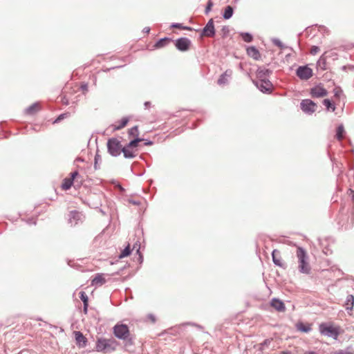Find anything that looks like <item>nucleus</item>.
Instances as JSON below:
<instances>
[{
	"mask_svg": "<svg viewBox=\"0 0 354 354\" xmlns=\"http://www.w3.org/2000/svg\"><path fill=\"white\" fill-rule=\"evenodd\" d=\"M172 39L169 37H164L159 39L153 46L155 48H161L169 45Z\"/></svg>",
	"mask_w": 354,
	"mask_h": 354,
	"instance_id": "20",
	"label": "nucleus"
},
{
	"mask_svg": "<svg viewBox=\"0 0 354 354\" xmlns=\"http://www.w3.org/2000/svg\"><path fill=\"white\" fill-rule=\"evenodd\" d=\"M298 328L303 332H308L310 330V328L309 326H305L303 325L299 326Z\"/></svg>",
	"mask_w": 354,
	"mask_h": 354,
	"instance_id": "39",
	"label": "nucleus"
},
{
	"mask_svg": "<svg viewBox=\"0 0 354 354\" xmlns=\"http://www.w3.org/2000/svg\"><path fill=\"white\" fill-rule=\"evenodd\" d=\"M319 330L322 335L336 338L338 336L337 329L332 326L322 324L319 326Z\"/></svg>",
	"mask_w": 354,
	"mask_h": 354,
	"instance_id": "5",
	"label": "nucleus"
},
{
	"mask_svg": "<svg viewBox=\"0 0 354 354\" xmlns=\"http://www.w3.org/2000/svg\"><path fill=\"white\" fill-rule=\"evenodd\" d=\"M323 104L326 107L327 110H331L332 111H335V105L334 103L331 102V101L328 99H324L323 100Z\"/></svg>",
	"mask_w": 354,
	"mask_h": 354,
	"instance_id": "26",
	"label": "nucleus"
},
{
	"mask_svg": "<svg viewBox=\"0 0 354 354\" xmlns=\"http://www.w3.org/2000/svg\"><path fill=\"white\" fill-rule=\"evenodd\" d=\"M82 218V214L77 211H71L68 214V223L71 226L75 225Z\"/></svg>",
	"mask_w": 354,
	"mask_h": 354,
	"instance_id": "12",
	"label": "nucleus"
},
{
	"mask_svg": "<svg viewBox=\"0 0 354 354\" xmlns=\"http://www.w3.org/2000/svg\"><path fill=\"white\" fill-rule=\"evenodd\" d=\"M212 6H213V3L211 0H209L207 4L206 8H205V13L206 14H207L210 11Z\"/></svg>",
	"mask_w": 354,
	"mask_h": 354,
	"instance_id": "37",
	"label": "nucleus"
},
{
	"mask_svg": "<svg viewBox=\"0 0 354 354\" xmlns=\"http://www.w3.org/2000/svg\"><path fill=\"white\" fill-rule=\"evenodd\" d=\"M305 354H317L315 352L310 351V352H306Z\"/></svg>",
	"mask_w": 354,
	"mask_h": 354,
	"instance_id": "53",
	"label": "nucleus"
},
{
	"mask_svg": "<svg viewBox=\"0 0 354 354\" xmlns=\"http://www.w3.org/2000/svg\"><path fill=\"white\" fill-rule=\"evenodd\" d=\"M232 71L231 70H227L225 73L221 74L218 79L217 83L220 86H224L228 84L229 79L231 77Z\"/></svg>",
	"mask_w": 354,
	"mask_h": 354,
	"instance_id": "13",
	"label": "nucleus"
},
{
	"mask_svg": "<svg viewBox=\"0 0 354 354\" xmlns=\"http://www.w3.org/2000/svg\"><path fill=\"white\" fill-rule=\"evenodd\" d=\"M327 94V91L320 85H317L310 89V95L313 97H322L326 96Z\"/></svg>",
	"mask_w": 354,
	"mask_h": 354,
	"instance_id": "10",
	"label": "nucleus"
},
{
	"mask_svg": "<svg viewBox=\"0 0 354 354\" xmlns=\"http://www.w3.org/2000/svg\"><path fill=\"white\" fill-rule=\"evenodd\" d=\"M39 110V104L38 103H34L30 106H28L26 111L28 114H34L36 111Z\"/></svg>",
	"mask_w": 354,
	"mask_h": 354,
	"instance_id": "28",
	"label": "nucleus"
},
{
	"mask_svg": "<svg viewBox=\"0 0 354 354\" xmlns=\"http://www.w3.org/2000/svg\"><path fill=\"white\" fill-rule=\"evenodd\" d=\"M145 145H152V142L149 141V142H146Z\"/></svg>",
	"mask_w": 354,
	"mask_h": 354,
	"instance_id": "54",
	"label": "nucleus"
},
{
	"mask_svg": "<svg viewBox=\"0 0 354 354\" xmlns=\"http://www.w3.org/2000/svg\"><path fill=\"white\" fill-rule=\"evenodd\" d=\"M81 88L83 91H87L88 90V85L86 84H82L81 86Z\"/></svg>",
	"mask_w": 354,
	"mask_h": 354,
	"instance_id": "45",
	"label": "nucleus"
},
{
	"mask_svg": "<svg viewBox=\"0 0 354 354\" xmlns=\"http://www.w3.org/2000/svg\"><path fill=\"white\" fill-rule=\"evenodd\" d=\"M351 192L353 193L352 200H353V201L354 202V192H353V191H352V190H351Z\"/></svg>",
	"mask_w": 354,
	"mask_h": 354,
	"instance_id": "58",
	"label": "nucleus"
},
{
	"mask_svg": "<svg viewBox=\"0 0 354 354\" xmlns=\"http://www.w3.org/2000/svg\"><path fill=\"white\" fill-rule=\"evenodd\" d=\"M272 41L275 46H278L279 48L283 44V43L277 38L272 39Z\"/></svg>",
	"mask_w": 354,
	"mask_h": 354,
	"instance_id": "36",
	"label": "nucleus"
},
{
	"mask_svg": "<svg viewBox=\"0 0 354 354\" xmlns=\"http://www.w3.org/2000/svg\"><path fill=\"white\" fill-rule=\"evenodd\" d=\"M80 297L81 300L82 301L83 304L88 302V296L86 295V294L84 292L81 291L80 292Z\"/></svg>",
	"mask_w": 354,
	"mask_h": 354,
	"instance_id": "33",
	"label": "nucleus"
},
{
	"mask_svg": "<svg viewBox=\"0 0 354 354\" xmlns=\"http://www.w3.org/2000/svg\"><path fill=\"white\" fill-rule=\"evenodd\" d=\"M65 115H66L65 113L59 115L58 116V118L55 120L54 122H58L61 121L62 119H64L65 118Z\"/></svg>",
	"mask_w": 354,
	"mask_h": 354,
	"instance_id": "41",
	"label": "nucleus"
},
{
	"mask_svg": "<svg viewBox=\"0 0 354 354\" xmlns=\"http://www.w3.org/2000/svg\"><path fill=\"white\" fill-rule=\"evenodd\" d=\"M131 148L124 147L122 149V152L126 158H133L136 156L135 152L130 149Z\"/></svg>",
	"mask_w": 354,
	"mask_h": 354,
	"instance_id": "23",
	"label": "nucleus"
},
{
	"mask_svg": "<svg viewBox=\"0 0 354 354\" xmlns=\"http://www.w3.org/2000/svg\"><path fill=\"white\" fill-rule=\"evenodd\" d=\"M272 73L270 69L265 68H259L257 71V80H268L267 77Z\"/></svg>",
	"mask_w": 354,
	"mask_h": 354,
	"instance_id": "16",
	"label": "nucleus"
},
{
	"mask_svg": "<svg viewBox=\"0 0 354 354\" xmlns=\"http://www.w3.org/2000/svg\"><path fill=\"white\" fill-rule=\"evenodd\" d=\"M272 261L273 263L279 267H283V265L281 263L280 252L277 250H274L272 252Z\"/></svg>",
	"mask_w": 354,
	"mask_h": 354,
	"instance_id": "21",
	"label": "nucleus"
},
{
	"mask_svg": "<svg viewBox=\"0 0 354 354\" xmlns=\"http://www.w3.org/2000/svg\"><path fill=\"white\" fill-rule=\"evenodd\" d=\"M345 133V130L343 124H339L336 130V135L335 138L341 141L344 138V136Z\"/></svg>",
	"mask_w": 354,
	"mask_h": 354,
	"instance_id": "24",
	"label": "nucleus"
},
{
	"mask_svg": "<svg viewBox=\"0 0 354 354\" xmlns=\"http://www.w3.org/2000/svg\"><path fill=\"white\" fill-rule=\"evenodd\" d=\"M113 332L117 338L122 339L125 342L126 347H129L133 344V342L131 337V334L127 325L123 324H117L113 326Z\"/></svg>",
	"mask_w": 354,
	"mask_h": 354,
	"instance_id": "1",
	"label": "nucleus"
},
{
	"mask_svg": "<svg viewBox=\"0 0 354 354\" xmlns=\"http://www.w3.org/2000/svg\"><path fill=\"white\" fill-rule=\"evenodd\" d=\"M78 176V171H75L71 174V178H65L63 180V183L62 184V188L64 190H68L69 189L74 182V180Z\"/></svg>",
	"mask_w": 354,
	"mask_h": 354,
	"instance_id": "11",
	"label": "nucleus"
},
{
	"mask_svg": "<svg viewBox=\"0 0 354 354\" xmlns=\"http://www.w3.org/2000/svg\"><path fill=\"white\" fill-rule=\"evenodd\" d=\"M300 105L301 110L308 114H312L317 109V104L309 99L303 100Z\"/></svg>",
	"mask_w": 354,
	"mask_h": 354,
	"instance_id": "6",
	"label": "nucleus"
},
{
	"mask_svg": "<svg viewBox=\"0 0 354 354\" xmlns=\"http://www.w3.org/2000/svg\"><path fill=\"white\" fill-rule=\"evenodd\" d=\"M281 49H286V48H289L290 50H292V48H290L288 46H286V45H284L283 44L279 47Z\"/></svg>",
	"mask_w": 354,
	"mask_h": 354,
	"instance_id": "47",
	"label": "nucleus"
},
{
	"mask_svg": "<svg viewBox=\"0 0 354 354\" xmlns=\"http://www.w3.org/2000/svg\"><path fill=\"white\" fill-rule=\"evenodd\" d=\"M149 317L151 319V320L153 322H155L156 319H155V317H154L153 315H149Z\"/></svg>",
	"mask_w": 354,
	"mask_h": 354,
	"instance_id": "50",
	"label": "nucleus"
},
{
	"mask_svg": "<svg viewBox=\"0 0 354 354\" xmlns=\"http://www.w3.org/2000/svg\"><path fill=\"white\" fill-rule=\"evenodd\" d=\"M331 354H349V353L344 351L340 350V351H337L334 353H332Z\"/></svg>",
	"mask_w": 354,
	"mask_h": 354,
	"instance_id": "43",
	"label": "nucleus"
},
{
	"mask_svg": "<svg viewBox=\"0 0 354 354\" xmlns=\"http://www.w3.org/2000/svg\"><path fill=\"white\" fill-rule=\"evenodd\" d=\"M215 34L214 24H206L205 27L203 29L201 35L206 37H213Z\"/></svg>",
	"mask_w": 354,
	"mask_h": 354,
	"instance_id": "17",
	"label": "nucleus"
},
{
	"mask_svg": "<svg viewBox=\"0 0 354 354\" xmlns=\"http://www.w3.org/2000/svg\"><path fill=\"white\" fill-rule=\"evenodd\" d=\"M28 223H30V224L32 223V224L35 225L36 222L32 218V219L29 220Z\"/></svg>",
	"mask_w": 354,
	"mask_h": 354,
	"instance_id": "52",
	"label": "nucleus"
},
{
	"mask_svg": "<svg viewBox=\"0 0 354 354\" xmlns=\"http://www.w3.org/2000/svg\"><path fill=\"white\" fill-rule=\"evenodd\" d=\"M247 54L254 60H259L261 59V54L259 50L255 46H250L246 49Z\"/></svg>",
	"mask_w": 354,
	"mask_h": 354,
	"instance_id": "15",
	"label": "nucleus"
},
{
	"mask_svg": "<svg viewBox=\"0 0 354 354\" xmlns=\"http://www.w3.org/2000/svg\"><path fill=\"white\" fill-rule=\"evenodd\" d=\"M136 252H137L138 254H139V259H140L141 260V261H142V255L140 254V248H138L137 249Z\"/></svg>",
	"mask_w": 354,
	"mask_h": 354,
	"instance_id": "49",
	"label": "nucleus"
},
{
	"mask_svg": "<svg viewBox=\"0 0 354 354\" xmlns=\"http://www.w3.org/2000/svg\"><path fill=\"white\" fill-rule=\"evenodd\" d=\"M131 252V249L130 248V245L128 244V245L122 251L120 254L119 255V258L122 259L124 257H126L129 256Z\"/></svg>",
	"mask_w": 354,
	"mask_h": 354,
	"instance_id": "29",
	"label": "nucleus"
},
{
	"mask_svg": "<svg viewBox=\"0 0 354 354\" xmlns=\"http://www.w3.org/2000/svg\"><path fill=\"white\" fill-rule=\"evenodd\" d=\"M270 341L269 339H266L262 344L261 346H267L270 344Z\"/></svg>",
	"mask_w": 354,
	"mask_h": 354,
	"instance_id": "46",
	"label": "nucleus"
},
{
	"mask_svg": "<svg viewBox=\"0 0 354 354\" xmlns=\"http://www.w3.org/2000/svg\"><path fill=\"white\" fill-rule=\"evenodd\" d=\"M334 93H335V97H340V95H342V90H340V89H337V88H336V89H335V90H334Z\"/></svg>",
	"mask_w": 354,
	"mask_h": 354,
	"instance_id": "40",
	"label": "nucleus"
},
{
	"mask_svg": "<svg viewBox=\"0 0 354 354\" xmlns=\"http://www.w3.org/2000/svg\"><path fill=\"white\" fill-rule=\"evenodd\" d=\"M95 168L97 169V157L95 158Z\"/></svg>",
	"mask_w": 354,
	"mask_h": 354,
	"instance_id": "55",
	"label": "nucleus"
},
{
	"mask_svg": "<svg viewBox=\"0 0 354 354\" xmlns=\"http://www.w3.org/2000/svg\"><path fill=\"white\" fill-rule=\"evenodd\" d=\"M270 305L279 312H284L286 310L284 303L279 299L273 298L270 301Z\"/></svg>",
	"mask_w": 354,
	"mask_h": 354,
	"instance_id": "14",
	"label": "nucleus"
},
{
	"mask_svg": "<svg viewBox=\"0 0 354 354\" xmlns=\"http://www.w3.org/2000/svg\"><path fill=\"white\" fill-rule=\"evenodd\" d=\"M84 304V312L85 313H87V309H88V303H85V304Z\"/></svg>",
	"mask_w": 354,
	"mask_h": 354,
	"instance_id": "44",
	"label": "nucleus"
},
{
	"mask_svg": "<svg viewBox=\"0 0 354 354\" xmlns=\"http://www.w3.org/2000/svg\"><path fill=\"white\" fill-rule=\"evenodd\" d=\"M297 257L298 258L299 270L301 273L308 274L310 270L307 261L308 256L306 251L301 247L297 249Z\"/></svg>",
	"mask_w": 354,
	"mask_h": 354,
	"instance_id": "3",
	"label": "nucleus"
},
{
	"mask_svg": "<svg viewBox=\"0 0 354 354\" xmlns=\"http://www.w3.org/2000/svg\"><path fill=\"white\" fill-rule=\"evenodd\" d=\"M75 161H83V160L80 158H77Z\"/></svg>",
	"mask_w": 354,
	"mask_h": 354,
	"instance_id": "57",
	"label": "nucleus"
},
{
	"mask_svg": "<svg viewBox=\"0 0 354 354\" xmlns=\"http://www.w3.org/2000/svg\"><path fill=\"white\" fill-rule=\"evenodd\" d=\"M117 346L118 342L113 338H100L96 343V349L97 351L108 353L115 351Z\"/></svg>",
	"mask_w": 354,
	"mask_h": 354,
	"instance_id": "2",
	"label": "nucleus"
},
{
	"mask_svg": "<svg viewBox=\"0 0 354 354\" xmlns=\"http://www.w3.org/2000/svg\"><path fill=\"white\" fill-rule=\"evenodd\" d=\"M108 151L113 156H118L122 151V145L120 141L117 138H112L107 142Z\"/></svg>",
	"mask_w": 354,
	"mask_h": 354,
	"instance_id": "4",
	"label": "nucleus"
},
{
	"mask_svg": "<svg viewBox=\"0 0 354 354\" xmlns=\"http://www.w3.org/2000/svg\"><path fill=\"white\" fill-rule=\"evenodd\" d=\"M149 104H150V103H149V102H146L145 103V107H147V106L149 105Z\"/></svg>",
	"mask_w": 354,
	"mask_h": 354,
	"instance_id": "56",
	"label": "nucleus"
},
{
	"mask_svg": "<svg viewBox=\"0 0 354 354\" xmlns=\"http://www.w3.org/2000/svg\"><path fill=\"white\" fill-rule=\"evenodd\" d=\"M354 305V297L352 295H349L346 297V299L345 301L344 307L346 310L348 311L349 315H351V312L353 310Z\"/></svg>",
	"mask_w": 354,
	"mask_h": 354,
	"instance_id": "19",
	"label": "nucleus"
},
{
	"mask_svg": "<svg viewBox=\"0 0 354 354\" xmlns=\"http://www.w3.org/2000/svg\"><path fill=\"white\" fill-rule=\"evenodd\" d=\"M256 86L262 92H270L272 88V84L268 80H256L254 82Z\"/></svg>",
	"mask_w": 354,
	"mask_h": 354,
	"instance_id": "9",
	"label": "nucleus"
},
{
	"mask_svg": "<svg viewBox=\"0 0 354 354\" xmlns=\"http://www.w3.org/2000/svg\"><path fill=\"white\" fill-rule=\"evenodd\" d=\"M150 31V28L149 27H145L144 29H143V32H145V33H149Z\"/></svg>",
	"mask_w": 354,
	"mask_h": 354,
	"instance_id": "48",
	"label": "nucleus"
},
{
	"mask_svg": "<svg viewBox=\"0 0 354 354\" xmlns=\"http://www.w3.org/2000/svg\"><path fill=\"white\" fill-rule=\"evenodd\" d=\"M320 50V48L317 46H312L311 49H310V54L315 55L316 54H317Z\"/></svg>",
	"mask_w": 354,
	"mask_h": 354,
	"instance_id": "35",
	"label": "nucleus"
},
{
	"mask_svg": "<svg viewBox=\"0 0 354 354\" xmlns=\"http://www.w3.org/2000/svg\"><path fill=\"white\" fill-rule=\"evenodd\" d=\"M75 340H76L77 344H78L79 346H80V347L86 346L87 339L80 331H75Z\"/></svg>",
	"mask_w": 354,
	"mask_h": 354,
	"instance_id": "18",
	"label": "nucleus"
},
{
	"mask_svg": "<svg viewBox=\"0 0 354 354\" xmlns=\"http://www.w3.org/2000/svg\"><path fill=\"white\" fill-rule=\"evenodd\" d=\"M83 181V178L81 177L79 174L78 176L74 180V182L77 184L78 186H80Z\"/></svg>",
	"mask_w": 354,
	"mask_h": 354,
	"instance_id": "38",
	"label": "nucleus"
},
{
	"mask_svg": "<svg viewBox=\"0 0 354 354\" xmlns=\"http://www.w3.org/2000/svg\"><path fill=\"white\" fill-rule=\"evenodd\" d=\"M106 282V280L102 274H97L91 281L93 286H102Z\"/></svg>",
	"mask_w": 354,
	"mask_h": 354,
	"instance_id": "22",
	"label": "nucleus"
},
{
	"mask_svg": "<svg viewBox=\"0 0 354 354\" xmlns=\"http://www.w3.org/2000/svg\"><path fill=\"white\" fill-rule=\"evenodd\" d=\"M116 187L120 190V191H124V188L120 185V184H117Z\"/></svg>",
	"mask_w": 354,
	"mask_h": 354,
	"instance_id": "51",
	"label": "nucleus"
},
{
	"mask_svg": "<svg viewBox=\"0 0 354 354\" xmlns=\"http://www.w3.org/2000/svg\"><path fill=\"white\" fill-rule=\"evenodd\" d=\"M129 202L133 205H138L140 204V202L138 201H135V200H133V199H130L129 200Z\"/></svg>",
	"mask_w": 354,
	"mask_h": 354,
	"instance_id": "42",
	"label": "nucleus"
},
{
	"mask_svg": "<svg viewBox=\"0 0 354 354\" xmlns=\"http://www.w3.org/2000/svg\"><path fill=\"white\" fill-rule=\"evenodd\" d=\"M296 74L301 80H307L313 76V70L307 66H299Z\"/></svg>",
	"mask_w": 354,
	"mask_h": 354,
	"instance_id": "7",
	"label": "nucleus"
},
{
	"mask_svg": "<svg viewBox=\"0 0 354 354\" xmlns=\"http://www.w3.org/2000/svg\"><path fill=\"white\" fill-rule=\"evenodd\" d=\"M191 45V41L186 37H181L175 41V46L180 51H187Z\"/></svg>",
	"mask_w": 354,
	"mask_h": 354,
	"instance_id": "8",
	"label": "nucleus"
},
{
	"mask_svg": "<svg viewBox=\"0 0 354 354\" xmlns=\"http://www.w3.org/2000/svg\"><path fill=\"white\" fill-rule=\"evenodd\" d=\"M129 134L130 136H138V126H134L129 130Z\"/></svg>",
	"mask_w": 354,
	"mask_h": 354,
	"instance_id": "32",
	"label": "nucleus"
},
{
	"mask_svg": "<svg viewBox=\"0 0 354 354\" xmlns=\"http://www.w3.org/2000/svg\"><path fill=\"white\" fill-rule=\"evenodd\" d=\"M142 140V139L139 138H136V139H134V140H131V142H129V143L126 147H129V148L137 147L138 145V142H140Z\"/></svg>",
	"mask_w": 354,
	"mask_h": 354,
	"instance_id": "31",
	"label": "nucleus"
},
{
	"mask_svg": "<svg viewBox=\"0 0 354 354\" xmlns=\"http://www.w3.org/2000/svg\"><path fill=\"white\" fill-rule=\"evenodd\" d=\"M208 22H209V23L214 22L213 19H210L208 21Z\"/></svg>",
	"mask_w": 354,
	"mask_h": 354,
	"instance_id": "59",
	"label": "nucleus"
},
{
	"mask_svg": "<svg viewBox=\"0 0 354 354\" xmlns=\"http://www.w3.org/2000/svg\"><path fill=\"white\" fill-rule=\"evenodd\" d=\"M233 12H234L233 8L230 6H227L225 8V11L223 14V17L224 19L227 20V19H230L233 15Z\"/></svg>",
	"mask_w": 354,
	"mask_h": 354,
	"instance_id": "25",
	"label": "nucleus"
},
{
	"mask_svg": "<svg viewBox=\"0 0 354 354\" xmlns=\"http://www.w3.org/2000/svg\"><path fill=\"white\" fill-rule=\"evenodd\" d=\"M171 28H183V29H187L190 30V28L187 26H182V24H172L171 26Z\"/></svg>",
	"mask_w": 354,
	"mask_h": 354,
	"instance_id": "34",
	"label": "nucleus"
},
{
	"mask_svg": "<svg viewBox=\"0 0 354 354\" xmlns=\"http://www.w3.org/2000/svg\"><path fill=\"white\" fill-rule=\"evenodd\" d=\"M241 36L245 42H251L253 39L252 35L248 32H242L241 33Z\"/></svg>",
	"mask_w": 354,
	"mask_h": 354,
	"instance_id": "30",
	"label": "nucleus"
},
{
	"mask_svg": "<svg viewBox=\"0 0 354 354\" xmlns=\"http://www.w3.org/2000/svg\"><path fill=\"white\" fill-rule=\"evenodd\" d=\"M129 122V119L127 118H123L121 120L118 122V124L115 125L114 130H120L124 127Z\"/></svg>",
	"mask_w": 354,
	"mask_h": 354,
	"instance_id": "27",
	"label": "nucleus"
},
{
	"mask_svg": "<svg viewBox=\"0 0 354 354\" xmlns=\"http://www.w3.org/2000/svg\"><path fill=\"white\" fill-rule=\"evenodd\" d=\"M281 354H284V353H282Z\"/></svg>",
	"mask_w": 354,
	"mask_h": 354,
	"instance_id": "60",
	"label": "nucleus"
}]
</instances>
